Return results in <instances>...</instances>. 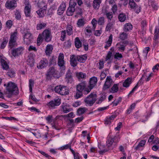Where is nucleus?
<instances>
[{"label": "nucleus", "mask_w": 159, "mask_h": 159, "mask_svg": "<svg viewBox=\"0 0 159 159\" xmlns=\"http://www.w3.org/2000/svg\"><path fill=\"white\" fill-rule=\"evenodd\" d=\"M66 75V78L68 79V82L72 81V76L70 74L67 73Z\"/></svg>", "instance_id": "55"}, {"label": "nucleus", "mask_w": 159, "mask_h": 159, "mask_svg": "<svg viewBox=\"0 0 159 159\" xmlns=\"http://www.w3.org/2000/svg\"><path fill=\"white\" fill-rule=\"evenodd\" d=\"M106 98V96L105 94L103 93L101 94L100 98L98 99V101L96 102V103L97 104H101Z\"/></svg>", "instance_id": "31"}, {"label": "nucleus", "mask_w": 159, "mask_h": 159, "mask_svg": "<svg viewBox=\"0 0 159 159\" xmlns=\"http://www.w3.org/2000/svg\"><path fill=\"white\" fill-rule=\"evenodd\" d=\"M43 35L46 42H48L51 40L52 36L50 30H45L43 32Z\"/></svg>", "instance_id": "15"}, {"label": "nucleus", "mask_w": 159, "mask_h": 159, "mask_svg": "<svg viewBox=\"0 0 159 159\" xmlns=\"http://www.w3.org/2000/svg\"><path fill=\"white\" fill-rule=\"evenodd\" d=\"M12 21L11 20H8L6 22V25L7 27L9 28L11 27L12 25Z\"/></svg>", "instance_id": "61"}, {"label": "nucleus", "mask_w": 159, "mask_h": 159, "mask_svg": "<svg viewBox=\"0 0 159 159\" xmlns=\"http://www.w3.org/2000/svg\"><path fill=\"white\" fill-rule=\"evenodd\" d=\"M106 74L103 72H102L100 75V80L102 81L106 77Z\"/></svg>", "instance_id": "56"}, {"label": "nucleus", "mask_w": 159, "mask_h": 159, "mask_svg": "<svg viewBox=\"0 0 159 159\" xmlns=\"http://www.w3.org/2000/svg\"><path fill=\"white\" fill-rule=\"evenodd\" d=\"M73 27L70 25H68L66 28V32L68 34L70 35L73 33L72 32Z\"/></svg>", "instance_id": "37"}, {"label": "nucleus", "mask_w": 159, "mask_h": 159, "mask_svg": "<svg viewBox=\"0 0 159 159\" xmlns=\"http://www.w3.org/2000/svg\"><path fill=\"white\" fill-rule=\"evenodd\" d=\"M38 152L41 153L42 155L45 156L46 157L48 158V159L50 158L51 157L48 154L46 153L45 152L41 151L40 150H39Z\"/></svg>", "instance_id": "57"}, {"label": "nucleus", "mask_w": 159, "mask_h": 159, "mask_svg": "<svg viewBox=\"0 0 159 159\" xmlns=\"http://www.w3.org/2000/svg\"><path fill=\"white\" fill-rule=\"evenodd\" d=\"M61 85L57 86H56L54 88V91L56 93H59L61 91Z\"/></svg>", "instance_id": "51"}, {"label": "nucleus", "mask_w": 159, "mask_h": 159, "mask_svg": "<svg viewBox=\"0 0 159 159\" xmlns=\"http://www.w3.org/2000/svg\"><path fill=\"white\" fill-rule=\"evenodd\" d=\"M16 42V40L15 39H12L10 38L9 42V46L11 48L14 47Z\"/></svg>", "instance_id": "39"}, {"label": "nucleus", "mask_w": 159, "mask_h": 159, "mask_svg": "<svg viewBox=\"0 0 159 159\" xmlns=\"http://www.w3.org/2000/svg\"><path fill=\"white\" fill-rule=\"evenodd\" d=\"M114 57L115 59L120 60L121 58L123 57V56L119 52H116L114 55Z\"/></svg>", "instance_id": "44"}, {"label": "nucleus", "mask_w": 159, "mask_h": 159, "mask_svg": "<svg viewBox=\"0 0 159 159\" xmlns=\"http://www.w3.org/2000/svg\"><path fill=\"white\" fill-rule=\"evenodd\" d=\"M80 84L77 85L76 91L75 92L74 98L75 99H78L80 98Z\"/></svg>", "instance_id": "32"}, {"label": "nucleus", "mask_w": 159, "mask_h": 159, "mask_svg": "<svg viewBox=\"0 0 159 159\" xmlns=\"http://www.w3.org/2000/svg\"><path fill=\"white\" fill-rule=\"evenodd\" d=\"M5 6L7 8L13 9L17 6L16 2L15 1L7 0L5 4Z\"/></svg>", "instance_id": "13"}, {"label": "nucleus", "mask_w": 159, "mask_h": 159, "mask_svg": "<svg viewBox=\"0 0 159 159\" xmlns=\"http://www.w3.org/2000/svg\"><path fill=\"white\" fill-rule=\"evenodd\" d=\"M15 17L16 19L19 20L21 17L20 12L18 11H16L15 13Z\"/></svg>", "instance_id": "50"}, {"label": "nucleus", "mask_w": 159, "mask_h": 159, "mask_svg": "<svg viewBox=\"0 0 159 159\" xmlns=\"http://www.w3.org/2000/svg\"><path fill=\"white\" fill-rule=\"evenodd\" d=\"M57 71L53 67H51L48 70L46 74V79L47 80H50L53 77L57 74Z\"/></svg>", "instance_id": "6"}, {"label": "nucleus", "mask_w": 159, "mask_h": 159, "mask_svg": "<svg viewBox=\"0 0 159 159\" xmlns=\"http://www.w3.org/2000/svg\"><path fill=\"white\" fill-rule=\"evenodd\" d=\"M71 42L70 39L65 41L64 44V46L65 48H69L71 46Z\"/></svg>", "instance_id": "46"}, {"label": "nucleus", "mask_w": 159, "mask_h": 159, "mask_svg": "<svg viewBox=\"0 0 159 159\" xmlns=\"http://www.w3.org/2000/svg\"><path fill=\"white\" fill-rule=\"evenodd\" d=\"M8 41L4 40L2 42L1 45V48L2 49H3L5 47Z\"/></svg>", "instance_id": "60"}, {"label": "nucleus", "mask_w": 159, "mask_h": 159, "mask_svg": "<svg viewBox=\"0 0 159 159\" xmlns=\"http://www.w3.org/2000/svg\"><path fill=\"white\" fill-rule=\"evenodd\" d=\"M116 45H120V46L118 48L119 50L120 51H123L125 50V45L123 43L120 42L117 43Z\"/></svg>", "instance_id": "35"}, {"label": "nucleus", "mask_w": 159, "mask_h": 159, "mask_svg": "<svg viewBox=\"0 0 159 159\" xmlns=\"http://www.w3.org/2000/svg\"><path fill=\"white\" fill-rule=\"evenodd\" d=\"M53 49L52 46L51 45H48L46 47L45 53L47 55H50L52 53Z\"/></svg>", "instance_id": "27"}, {"label": "nucleus", "mask_w": 159, "mask_h": 159, "mask_svg": "<svg viewBox=\"0 0 159 159\" xmlns=\"http://www.w3.org/2000/svg\"><path fill=\"white\" fill-rule=\"evenodd\" d=\"M122 98L120 97L117 100H115L112 103L113 104V106H116L120 102H121Z\"/></svg>", "instance_id": "43"}, {"label": "nucleus", "mask_w": 159, "mask_h": 159, "mask_svg": "<svg viewBox=\"0 0 159 159\" xmlns=\"http://www.w3.org/2000/svg\"><path fill=\"white\" fill-rule=\"evenodd\" d=\"M127 34L126 33L123 32L120 34L119 38L122 40H124L126 39L127 38Z\"/></svg>", "instance_id": "40"}, {"label": "nucleus", "mask_w": 159, "mask_h": 159, "mask_svg": "<svg viewBox=\"0 0 159 159\" xmlns=\"http://www.w3.org/2000/svg\"><path fill=\"white\" fill-rule=\"evenodd\" d=\"M79 56L76 57L75 55L71 56L70 57V65L74 67L76 66L78 64V61H79Z\"/></svg>", "instance_id": "14"}, {"label": "nucleus", "mask_w": 159, "mask_h": 159, "mask_svg": "<svg viewBox=\"0 0 159 159\" xmlns=\"http://www.w3.org/2000/svg\"><path fill=\"white\" fill-rule=\"evenodd\" d=\"M68 90L65 86H61L59 94L61 95H66L69 94Z\"/></svg>", "instance_id": "24"}, {"label": "nucleus", "mask_w": 159, "mask_h": 159, "mask_svg": "<svg viewBox=\"0 0 159 159\" xmlns=\"http://www.w3.org/2000/svg\"><path fill=\"white\" fill-rule=\"evenodd\" d=\"M129 7L133 9L137 13L140 12V7L135 3L134 0H129Z\"/></svg>", "instance_id": "8"}, {"label": "nucleus", "mask_w": 159, "mask_h": 159, "mask_svg": "<svg viewBox=\"0 0 159 159\" xmlns=\"http://www.w3.org/2000/svg\"><path fill=\"white\" fill-rule=\"evenodd\" d=\"M66 7L65 3L64 2H62L59 7V8L64 11L65 10Z\"/></svg>", "instance_id": "54"}, {"label": "nucleus", "mask_w": 159, "mask_h": 159, "mask_svg": "<svg viewBox=\"0 0 159 159\" xmlns=\"http://www.w3.org/2000/svg\"><path fill=\"white\" fill-rule=\"evenodd\" d=\"M23 50V48L21 47L16 48H13L12 50L11 54L15 57L18 56L21 54Z\"/></svg>", "instance_id": "12"}, {"label": "nucleus", "mask_w": 159, "mask_h": 159, "mask_svg": "<svg viewBox=\"0 0 159 159\" xmlns=\"http://www.w3.org/2000/svg\"><path fill=\"white\" fill-rule=\"evenodd\" d=\"M64 56L63 53H60L58 58V65L61 70H64L65 67L64 66L65 61L64 60Z\"/></svg>", "instance_id": "10"}, {"label": "nucleus", "mask_w": 159, "mask_h": 159, "mask_svg": "<svg viewBox=\"0 0 159 159\" xmlns=\"http://www.w3.org/2000/svg\"><path fill=\"white\" fill-rule=\"evenodd\" d=\"M112 26V24L111 22V21H109L106 27V30L107 31L110 30L111 29Z\"/></svg>", "instance_id": "47"}, {"label": "nucleus", "mask_w": 159, "mask_h": 159, "mask_svg": "<svg viewBox=\"0 0 159 159\" xmlns=\"http://www.w3.org/2000/svg\"><path fill=\"white\" fill-rule=\"evenodd\" d=\"M7 75L11 78H13L15 77V73L13 70L9 69L7 73Z\"/></svg>", "instance_id": "34"}, {"label": "nucleus", "mask_w": 159, "mask_h": 159, "mask_svg": "<svg viewBox=\"0 0 159 159\" xmlns=\"http://www.w3.org/2000/svg\"><path fill=\"white\" fill-rule=\"evenodd\" d=\"M66 32L65 30H62L61 31V40L63 41L64 40L65 38L66 37Z\"/></svg>", "instance_id": "48"}, {"label": "nucleus", "mask_w": 159, "mask_h": 159, "mask_svg": "<svg viewBox=\"0 0 159 159\" xmlns=\"http://www.w3.org/2000/svg\"><path fill=\"white\" fill-rule=\"evenodd\" d=\"M112 139L114 140V143L119 141L120 140L119 135L116 134V135L114 137V138Z\"/></svg>", "instance_id": "59"}, {"label": "nucleus", "mask_w": 159, "mask_h": 159, "mask_svg": "<svg viewBox=\"0 0 159 159\" xmlns=\"http://www.w3.org/2000/svg\"><path fill=\"white\" fill-rule=\"evenodd\" d=\"M0 61L3 69L7 70L9 68V66L6 61L2 58H1Z\"/></svg>", "instance_id": "20"}, {"label": "nucleus", "mask_w": 159, "mask_h": 159, "mask_svg": "<svg viewBox=\"0 0 159 159\" xmlns=\"http://www.w3.org/2000/svg\"><path fill=\"white\" fill-rule=\"evenodd\" d=\"M48 62L46 58H43L39 62L37 67L39 69H42L46 67L48 65Z\"/></svg>", "instance_id": "16"}, {"label": "nucleus", "mask_w": 159, "mask_h": 159, "mask_svg": "<svg viewBox=\"0 0 159 159\" xmlns=\"http://www.w3.org/2000/svg\"><path fill=\"white\" fill-rule=\"evenodd\" d=\"M118 89L117 84H114L111 88L110 91L113 93H116L118 91Z\"/></svg>", "instance_id": "36"}, {"label": "nucleus", "mask_w": 159, "mask_h": 159, "mask_svg": "<svg viewBox=\"0 0 159 159\" xmlns=\"http://www.w3.org/2000/svg\"><path fill=\"white\" fill-rule=\"evenodd\" d=\"M97 99V95L94 93H91L84 100V102L90 106H92Z\"/></svg>", "instance_id": "3"}, {"label": "nucleus", "mask_w": 159, "mask_h": 159, "mask_svg": "<svg viewBox=\"0 0 159 159\" xmlns=\"http://www.w3.org/2000/svg\"><path fill=\"white\" fill-rule=\"evenodd\" d=\"M56 61L55 59L53 57H52L50 60L49 63L50 65L54 64H55Z\"/></svg>", "instance_id": "64"}, {"label": "nucleus", "mask_w": 159, "mask_h": 159, "mask_svg": "<svg viewBox=\"0 0 159 159\" xmlns=\"http://www.w3.org/2000/svg\"><path fill=\"white\" fill-rule=\"evenodd\" d=\"M98 24L99 25H102L105 22L104 18L103 17H100L97 21Z\"/></svg>", "instance_id": "45"}, {"label": "nucleus", "mask_w": 159, "mask_h": 159, "mask_svg": "<svg viewBox=\"0 0 159 159\" xmlns=\"http://www.w3.org/2000/svg\"><path fill=\"white\" fill-rule=\"evenodd\" d=\"M112 35L111 34L109 37L108 41L107 42L106 44L104 46L105 48L107 49L111 46L112 42Z\"/></svg>", "instance_id": "26"}, {"label": "nucleus", "mask_w": 159, "mask_h": 159, "mask_svg": "<svg viewBox=\"0 0 159 159\" xmlns=\"http://www.w3.org/2000/svg\"><path fill=\"white\" fill-rule=\"evenodd\" d=\"M81 83H80V97L83 96V94L86 95L88 93H84V90H87V89H89V86H86V82L85 81H81Z\"/></svg>", "instance_id": "11"}, {"label": "nucleus", "mask_w": 159, "mask_h": 159, "mask_svg": "<svg viewBox=\"0 0 159 159\" xmlns=\"http://www.w3.org/2000/svg\"><path fill=\"white\" fill-rule=\"evenodd\" d=\"M102 2L98 0H94L92 6L95 10L99 9Z\"/></svg>", "instance_id": "21"}, {"label": "nucleus", "mask_w": 159, "mask_h": 159, "mask_svg": "<svg viewBox=\"0 0 159 159\" xmlns=\"http://www.w3.org/2000/svg\"><path fill=\"white\" fill-rule=\"evenodd\" d=\"M87 57L86 54L82 55L80 56V62H84L87 59Z\"/></svg>", "instance_id": "41"}, {"label": "nucleus", "mask_w": 159, "mask_h": 159, "mask_svg": "<svg viewBox=\"0 0 159 159\" xmlns=\"http://www.w3.org/2000/svg\"><path fill=\"white\" fill-rule=\"evenodd\" d=\"M61 111H62L64 113H66L72 110L71 108H69V107L67 105H62L61 106Z\"/></svg>", "instance_id": "23"}, {"label": "nucleus", "mask_w": 159, "mask_h": 159, "mask_svg": "<svg viewBox=\"0 0 159 159\" xmlns=\"http://www.w3.org/2000/svg\"><path fill=\"white\" fill-rule=\"evenodd\" d=\"M112 55V53L110 51L108 52L106 58V61L108 60L111 59Z\"/></svg>", "instance_id": "62"}, {"label": "nucleus", "mask_w": 159, "mask_h": 159, "mask_svg": "<svg viewBox=\"0 0 159 159\" xmlns=\"http://www.w3.org/2000/svg\"><path fill=\"white\" fill-rule=\"evenodd\" d=\"M97 22V21L95 18H93L91 21V23L93 25V29L94 30L95 29L96 27V25L97 24L96 22Z\"/></svg>", "instance_id": "53"}, {"label": "nucleus", "mask_w": 159, "mask_h": 159, "mask_svg": "<svg viewBox=\"0 0 159 159\" xmlns=\"http://www.w3.org/2000/svg\"><path fill=\"white\" fill-rule=\"evenodd\" d=\"M111 10L113 13L115 14L117 10V7L116 4H114L113 6L111 8Z\"/></svg>", "instance_id": "58"}, {"label": "nucleus", "mask_w": 159, "mask_h": 159, "mask_svg": "<svg viewBox=\"0 0 159 159\" xmlns=\"http://www.w3.org/2000/svg\"><path fill=\"white\" fill-rule=\"evenodd\" d=\"M118 18L120 21L123 22L126 20V15L123 13H121L119 14Z\"/></svg>", "instance_id": "29"}, {"label": "nucleus", "mask_w": 159, "mask_h": 159, "mask_svg": "<svg viewBox=\"0 0 159 159\" xmlns=\"http://www.w3.org/2000/svg\"><path fill=\"white\" fill-rule=\"evenodd\" d=\"M47 7L45 5L44 6V8H41L36 11L37 13L39 15V17H43L45 14Z\"/></svg>", "instance_id": "18"}, {"label": "nucleus", "mask_w": 159, "mask_h": 159, "mask_svg": "<svg viewBox=\"0 0 159 159\" xmlns=\"http://www.w3.org/2000/svg\"><path fill=\"white\" fill-rule=\"evenodd\" d=\"M61 101V99L59 98L54 99L47 104V106L50 108H55V107L58 106L60 104Z\"/></svg>", "instance_id": "7"}, {"label": "nucleus", "mask_w": 159, "mask_h": 159, "mask_svg": "<svg viewBox=\"0 0 159 159\" xmlns=\"http://www.w3.org/2000/svg\"><path fill=\"white\" fill-rule=\"evenodd\" d=\"M32 39L31 34L30 33L27 32L25 34L24 37V40L26 44H28L30 43Z\"/></svg>", "instance_id": "17"}, {"label": "nucleus", "mask_w": 159, "mask_h": 159, "mask_svg": "<svg viewBox=\"0 0 159 159\" xmlns=\"http://www.w3.org/2000/svg\"><path fill=\"white\" fill-rule=\"evenodd\" d=\"M77 2L78 5L80 6V0H76L75 1L73 0L70 1L69 3V7L66 11V14L67 16H71L73 15L74 12L75 11V7L77 5Z\"/></svg>", "instance_id": "2"}, {"label": "nucleus", "mask_w": 159, "mask_h": 159, "mask_svg": "<svg viewBox=\"0 0 159 159\" xmlns=\"http://www.w3.org/2000/svg\"><path fill=\"white\" fill-rule=\"evenodd\" d=\"M104 15L106 16L107 18L108 19V21H111L113 18V13L112 12L106 11L104 13Z\"/></svg>", "instance_id": "30"}, {"label": "nucleus", "mask_w": 159, "mask_h": 159, "mask_svg": "<svg viewBox=\"0 0 159 159\" xmlns=\"http://www.w3.org/2000/svg\"><path fill=\"white\" fill-rule=\"evenodd\" d=\"M83 46L85 51H87L89 49V45L87 43H84L83 45H82V43L80 41V47H82Z\"/></svg>", "instance_id": "49"}, {"label": "nucleus", "mask_w": 159, "mask_h": 159, "mask_svg": "<svg viewBox=\"0 0 159 159\" xmlns=\"http://www.w3.org/2000/svg\"><path fill=\"white\" fill-rule=\"evenodd\" d=\"M114 142L113 139L112 138H109L106 142V145L107 148L103 150L100 151L99 153L102 154L105 152H107L109 150H112L115 147L113 143Z\"/></svg>", "instance_id": "4"}, {"label": "nucleus", "mask_w": 159, "mask_h": 159, "mask_svg": "<svg viewBox=\"0 0 159 159\" xmlns=\"http://www.w3.org/2000/svg\"><path fill=\"white\" fill-rule=\"evenodd\" d=\"M148 4L152 8L155 10H157L158 6L156 2L153 0H149L148 1Z\"/></svg>", "instance_id": "25"}, {"label": "nucleus", "mask_w": 159, "mask_h": 159, "mask_svg": "<svg viewBox=\"0 0 159 159\" xmlns=\"http://www.w3.org/2000/svg\"><path fill=\"white\" fill-rule=\"evenodd\" d=\"M4 86H6L7 90L8 93L11 95H16L18 93V89L17 85L13 82H9L7 85L4 84Z\"/></svg>", "instance_id": "1"}, {"label": "nucleus", "mask_w": 159, "mask_h": 159, "mask_svg": "<svg viewBox=\"0 0 159 159\" xmlns=\"http://www.w3.org/2000/svg\"><path fill=\"white\" fill-rule=\"evenodd\" d=\"M47 26V24L45 23H39L37 25V30H41V29Z\"/></svg>", "instance_id": "33"}, {"label": "nucleus", "mask_w": 159, "mask_h": 159, "mask_svg": "<svg viewBox=\"0 0 159 159\" xmlns=\"http://www.w3.org/2000/svg\"><path fill=\"white\" fill-rule=\"evenodd\" d=\"M86 21L84 18L80 19V26H84L85 23Z\"/></svg>", "instance_id": "63"}, {"label": "nucleus", "mask_w": 159, "mask_h": 159, "mask_svg": "<svg viewBox=\"0 0 159 159\" xmlns=\"http://www.w3.org/2000/svg\"><path fill=\"white\" fill-rule=\"evenodd\" d=\"M133 26L130 23H127L125 24L123 27V30L125 32L129 31L132 30Z\"/></svg>", "instance_id": "22"}, {"label": "nucleus", "mask_w": 159, "mask_h": 159, "mask_svg": "<svg viewBox=\"0 0 159 159\" xmlns=\"http://www.w3.org/2000/svg\"><path fill=\"white\" fill-rule=\"evenodd\" d=\"M113 81L111 76H107L103 87V90H105L109 89L113 84Z\"/></svg>", "instance_id": "9"}, {"label": "nucleus", "mask_w": 159, "mask_h": 159, "mask_svg": "<svg viewBox=\"0 0 159 159\" xmlns=\"http://www.w3.org/2000/svg\"><path fill=\"white\" fill-rule=\"evenodd\" d=\"M135 103L132 104L126 111V113L129 114L132 112L133 110L135 108Z\"/></svg>", "instance_id": "38"}, {"label": "nucleus", "mask_w": 159, "mask_h": 159, "mask_svg": "<svg viewBox=\"0 0 159 159\" xmlns=\"http://www.w3.org/2000/svg\"><path fill=\"white\" fill-rule=\"evenodd\" d=\"M132 78L128 77L125 80L123 84V86L125 88L129 87L132 83Z\"/></svg>", "instance_id": "19"}, {"label": "nucleus", "mask_w": 159, "mask_h": 159, "mask_svg": "<svg viewBox=\"0 0 159 159\" xmlns=\"http://www.w3.org/2000/svg\"><path fill=\"white\" fill-rule=\"evenodd\" d=\"M98 81V79L97 77L93 76L90 79L89 81V89L84 90V93H89L91 90L95 86Z\"/></svg>", "instance_id": "5"}, {"label": "nucleus", "mask_w": 159, "mask_h": 159, "mask_svg": "<svg viewBox=\"0 0 159 159\" xmlns=\"http://www.w3.org/2000/svg\"><path fill=\"white\" fill-rule=\"evenodd\" d=\"M25 16L27 17H30V8L28 6H26L24 9Z\"/></svg>", "instance_id": "28"}, {"label": "nucleus", "mask_w": 159, "mask_h": 159, "mask_svg": "<svg viewBox=\"0 0 159 159\" xmlns=\"http://www.w3.org/2000/svg\"><path fill=\"white\" fill-rule=\"evenodd\" d=\"M64 117L73 118L75 117V115L73 112H71L69 114L63 116Z\"/></svg>", "instance_id": "52"}, {"label": "nucleus", "mask_w": 159, "mask_h": 159, "mask_svg": "<svg viewBox=\"0 0 159 159\" xmlns=\"http://www.w3.org/2000/svg\"><path fill=\"white\" fill-rule=\"evenodd\" d=\"M75 47L77 48H80V39L79 37H76L75 39Z\"/></svg>", "instance_id": "42"}]
</instances>
